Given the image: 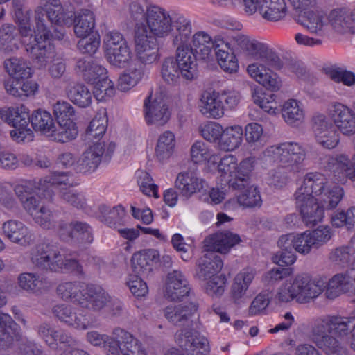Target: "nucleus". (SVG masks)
Instances as JSON below:
<instances>
[{
    "instance_id": "obj_1",
    "label": "nucleus",
    "mask_w": 355,
    "mask_h": 355,
    "mask_svg": "<svg viewBox=\"0 0 355 355\" xmlns=\"http://www.w3.org/2000/svg\"><path fill=\"white\" fill-rule=\"evenodd\" d=\"M351 335L349 345L355 352V317L326 314L313 318L309 338L326 355H348L338 338Z\"/></svg>"
},
{
    "instance_id": "obj_2",
    "label": "nucleus",
    "mask_w": 355,
    "mask_h": 355,
    "mask_svg": "<svg viewBox=\"0 0 355 355\" xmlns=\"http://www.w3.org/2000/svg\"><path fill=\"white\" fill-rule=\"evenodd\" d=\"M44 8H37V30L44 32L46 38L51 35V28L59 32L55 26H70L74 24V32L80 38L77 46L82 53L87 52L89 46V10L83 9L75 15L73 11H64L59 0H42Z\"/></svg>"
},
{
    "instance_id": "obj_3",
    "label": "nucleus",
    "mask_w": 355,
    "mask_h": 355,
    "mask_svg": "<svg viewBox=\"0 0 355 355\" xmlns=\"http://www.w3.org/2000/svg\"><path fill=\"white\" fill-rule=\"evenodd\" d=\"M263 155L266 162L281 165L269 171L267 180L271 185L282 187L288 182L291 173L296 174L302 170L306 150L299 143L284 142L267 148Z\"/></svg>"
},
{
    "instance_id": "obj_4",
    "label": "nucleus",
    "mask_w": 355,
    "mask_h": 355,
    "mask_svg": "<svg viewBox=\"0 0 355 355\" xmlns=\"http://www.w3.org/2000/svg\"><path fill=\"white\" fill-rule=\"evenodd\" d=\"M343 196L344 191L341 187H329L327 177L319 172L307 173L294 194L295 199L316 198L328 209L336 207Z\"/></svg>"
},
{
    "instance_id": "obj_5",
    "label": "nucleus",
    "mask_w": 355,
    "mask_h": 355,
    "mask_svg": "<svg viewBox=\"0 0 355 355\" xmlns=\"http://www.w3.org/2000/svg\"><path fill=\"white\" fill-rule=\"evenodd\" d=\"M65 176L66 173L55 172L53 177L49 180H30L16 186L15 192L24 209L33 216L39 206V201L34 194L40 198L51 200L53 196V185L64 183L63 178Z\"/></svg>"
},
{
    "instance_id": "obj_6",
    "label": "nucleus",
    "mask_w": 355,
    "mask_h": 355,
    "mask_svg": "<svg viewBox=\"0 0 355 355\" xmlns=\"http://www.w3.org/2000/svg\"><path fill=\"white\" fill-rule=\"evenodd\" d=\"M254 158L243 159L239 164L236 157L227 154L220 158L217 169L222 185L227 184L234 189H241L248 184L254 166Z\"/></svg>"
},
{
    "instance_id": "obj_7",
    "label": "nucleus",
    "mask_w": 355,
    "mask_h": 355,
    "mask_svg": "<svg viewBox=\"0 0 355 355\" xmlns=\"http://www.w3.org/2000/svg\"><path fill=\"white\" fill-rule=\"evenodd\" d=\"M174 33L178 36L184 35L188 37V47L200 60H209L211 57L212 50L216 51V37H211L205 31H197L193 34V27L191 20L180 15L174 21Z\"/></svg>"
},
{
    "instance_id": "obj_8",
    "label": "nucleus",
    "mask_w": 355,
    "mask_h": 355,
    "mask_svg": "<svg viewBox=\"0 0 355 355\" xmlns=\"http://www.w3.org/2000/svg\"><path fill=\"white\" fill-rule=\"evenodd\" d=\"M108 119L105 108L101 107L98 110L96 114L90 121V137L97 139L93 141L94 144L90 145V169L94 171L100 164L101 161H108L115 149L114 142L101 141V137L105 133L107 128Z\"/></svg>"
},
{
    "instance_id": "obj_9",
    "label": "nucleus",
    "mask_w": 355,
    "mask_h": 355,
    "mask_svg": "<svg viewBox=\"0 0 355 355\" xmlns=\"http://www.w3.org/2000/svg\"><path fill=\"white\" fill-rule=\"evenodd\" d=\"M103 49L105 58L114 67L124 68L132 60L130 47L123 35L119 31H110L105 35Z\"/></svg>"
},
{
    "instance_id": "obj_10",
    "label": "nucleus",
    "mask_w": 355,
    "mask_h": 355,
    "mask_svg": "<svg viewBox=\"0 0 355 355\" xmlns=\"http://www.w3.org/2000/svg\"><path fill=\"white\" fill-rule=\"evenodd\" d=\"M180 15H177L172 18L165 9L157 6H150L148 7L146 24L139 23L137 28L142 26L146 31L145 34L155 39L166 38L168 35L171 37L175 30L174 21Z\"/></svg>"
},
{
    "instance_id": "obj_11",
    "label": "nucleus",
    "mask_w": 355,
    "mask_h": 355,
    "mask_svg": "<svg viewBox=\"0 0 355 355\" xmlns=\"http://www.w3.org/2000/svg\"><path fill=\"white\" fill-rule=\"evenodd\" d=\"M35 37L32 42L26 45L25 49L33 64L38 69H41L52 62L56 55L54 45L50 42L54 37L53 28H51V35L49 38H46L44 35V32H40L37 30V10H35Z\"/></svg>"
},
{
    "instance_id": "obj_12",
    "label": "nucleus",
    "mask_w": 355,
    "mask_h": 355,
    "mask_svg": "<svg viewBox=\"0 0 355 355\" xmlns=\"http://www.w3.org/2000/svg\"><path fill=\"white\" fill-rule=\"evenodd\" d=\"M0 118L15 130L10 131V136L18 142L28 140L33 137L30 128L31 114L29 110L21 105L17 107H8L0 110Z\"/></svg>"
},
{
    "instance_id": "obj_13",
    "label": "nucleus",
    "mask_w": 355,
    "mask_h": 355,
    "mask_svg": "<svg viewBox=\"0 0 355 355\" xmlns=\"http://www.w3.org/2000/svg\"><path fill=\"white\" fill-rule=\"evenodd\" d=\"M33 264L41 270L59 272L66 266L58 247L49 242H43L34 247L31 252Z\"/></svg>"
},
{
    "instance_id": "obj_14",
    "label": "nucleus",
    "mask_w": 355,
    "mask_h": 355,
    "mask_svg": "<svg viewBox=\"0 0 355 355\" xmlns=\"http://www.w3.org/2000/svg\"><path fill=\"white\" fill-rule=\"evenodd\" d=\"M171 43L175 48L174 59L182 71V78L187 80H193L196 75L198 58L189 49L188 37L184 35L178 37L173 32Z\"/></svg>"
},
{
    "instance_id": "obj_15",
    "label": "nucleus",
    "mask_w": 355,
    "mask_h": 355,
    "mask_svg": "<svg viewBox=\"0 0 355 355\" xmlns=\"http://www.w3.org/2000/svg\"><path fill=\"white\" fill-rule=\"evenodd\" d=\"M145 29L138 27L134 34V51L140 64L150 65L159 60L158 44L155 38L145 34Z\"/></svg>"
},
{
    "instance_id": "obj_16",
    "label": "nucleus",
    "mask_w": 355,
    "mask_h": 355,
    "mask_svg": "<svg viewBox=\"0 0 355 355\" xmlns=\"http://www.w3.org/2000/svg\"><path fill=\"white\" fill-rule=\"evenodd\" d=\"M235 44L255 59L264 60L269 66L279 64V57L268 46L247 35L238 33L232 37Z\"/></svg>"
},
{
    "instance_id": "obj_17",
    "label": "nucleus",
    "mask_w": 355,
    "mask_h": 355,
    "mask_svg": "<svg viewBox=\"0 0 355 355\" xmlns=\"http://www.w3.org/2000/svg\"><path fill=\"white\" fill-rule=\"evenodd\" d=\"M327 114L340 134L355 135V112L352 108L340 102H334L329 105Z\"/></svg>"
},
{
    "instance_id": "obj_18",
    "label": "nucleus",
    "mask_w": 355,
    "mask_h": 355,
    "mask_svg": "<svg viewBox=\"0 0 355 355\" xmlns=\"http://www.w3.org/2000/svg\"><path fill=\"white\" fill-rule=\"evenodd\" d=\"M313 132L318 145L328 150L337 147L340 135L324 114H318L313 117Z\"/></svg>"
},
{
    "instance_id": "obj_19",
    "label": "nucleus",
    "mask_w": 355,
    "mask_h": 355,
    "mask_svg": "<svg viewBox=\"0 0 355 355\" xmlns=\"http://www.w3.org/2000/svg\"><path fill=\"white\" fill-rule=\"evenodd\" d=\"M294 284L297 302L306 304L317 298L324 290L325 285L322 280L313 278L311 275L302 273L294 278Z\"/></svg>"
},
{
    "instance_id": "obj_20",
    "label": "nucleus",
    "mask_w": 355,
    "mask_h": 355,
    "mask_svg": "<svg viewBox=\"0 0 355 355\" xmlns=\"http://www.w3.org/2000/svg\"><path fill=\"white\" fill-rule=\"evenodd\" d=\"M144 115L147 125L163 126L170 119L171 112L162 97L150 94L144 100Z\"/></svg>"
},
{
    "instance_id": "obj_21",
    "label": "nucleus",
    "mask_w": 355,
    "mask_h": 355,
    "mask_svg": "<svg viewBox=\"0 0 355 355\" xmlns=\"http://www.w3.org/2000/svg\"><path fill=\"white\" fill-rule=\"evenodd\" d=\"M342 293L355 294V260L348 270L334 275L329 280L327 297L333 299Z\"/></svg>"
},
{
    "instance_id": "obj_22",
    "label": "nucleus",
    "mask_w": 355,
    "mask_h": 355,
    "mask_svg": "<svg viewBox=\"0 0 355 355\" xmlns=\"http://www.w3.org/2000/svg\"><path fill=\"white\" fill-rule=\"evenodd\" d=\"M241 241V236L238 234L230 230H222L207 236L203 241V247L207 252L227 254Z\"/></svg>"
},
{
    "instance_id": "obj_23",
    "label": "nucleus",
    "mask_w": 355,
    "mask_h": 355,
    "mask_svg": "<svg viewBox=\"0 0 355 355\" xmlns=\"http://www.w3.org/2000/svg\"><path fill=\"white\" fill-rule=\"evenodd\" d=\"M296 21L311 34L318 37H324L328 34L329 26L327 18L315 8L299 13L296 17Z\"/></svg>"
},
{
    "instance_id": "obj_24",
    "label": "nucleus",
    "mask_w": 355,
    "mask_h": 355,
    "mask_svg": "<svg viewBox=\"0 0 355 355\" xmlns=\"http://www.w3.org/2000/svg\"><path fill=\"white\" fill-rule=\"evenodd\" d=\"M56 292L64 300L72 302L87 309L89 306V284L83 282H64L60 284Z\"/></svg>"
},
{
    "instance_id": "obj_25",
    "label": "nucleus",
    "mask_w": 355,
    "mask_h": 355,
    "mask_svg": "<svg viewBox=\"0 0 355 355\" xmlns=\"http://www.w3.org/2000/svg\"><path fill=\"white\" fill-rule=\"evenodd\" d=\"M279 247L284 250H295L302 255L309 254L315 249L309 230L300 233H290L282 235L278 241Z\"/></svg>"
},
{
    "instance_id": "obj_26",
    "label": "nucleus",
    "mask_w": 355,
    "mask_h": 355,
    "mask_svg": "<svg viewBox=\"0 0 355 355\" xmlns=\"http://www.w3.org/2000/svg\"><path fill=\"white\" fill-rule=\"evenodd\" d=\"M198 308V304L194 302L170 304L164 308V315L175 325L189 327L193 318L197 315Z\"/></svg>"
},
{
    "instance_id": "obj_27",
    "label": "nucleus",
    "mask_w": 355,
    "mask_h": 355,
    "mask_svg": "<svg viewBox=\"0 0 355 355\" xmlns=\"http://www.w3.org/2000/svg\"><path fill=\"white\" fill-rule=\"evenodd\" d=\"M295 200L302 221L307 227H313L322 221L324 217V207L327 208L324 203L314 198Z\"/></svg>"
},
{
    "instance_id": "obj_28",
    "label": "nucleus",
    "mask_w": 355,
    "mask_h": 355,
    "mask_svg": "<svg viewBox=\"0 0 355 355\" xmlns=\"http://www.w3.org/2000/svg\"><path fill=\"white\" fill-rule=\"evenodd\" d=\"M354 166V161L344 153L328 156L323 164L324 169L340 182L349 180Z\"/></svg>"
},
{
    "instance_id": "obj_29",
    "label": "nucleus",
    "mask_w": 355,
    "mask_h": 355,
    "mask_svg": "<svg viewBox=\"0 0 355 355\" xmlns=\"http://www.w3.org/2000/svg\"><path fill=\"white\" fill-rule=\"evenodd\" d=\"M189 292L188 282L181 271L175 270L167 275L164 286V295L167 299L171 301L180 300L187 296Z\"/></svg>"
},
{
    "instance_id": "obj_30",
    "label": "nucleus",
    "mask_w": 355,
    "mask_h": 355,
    "mask_svg": "<svg viewBox=\"0 0 355 355\" xmlns=\"http://www.w3.org/2000/svg\"><path fill=\"white\" fill-rule=\"evenodd\" d=\"M328 24L338 33L352 31L355 24V8H337L330 11L327 16Z\"/></svg>"
},
{
    "instance_id": "obj_31",
    "label": "nucleus",
    "mask_w": 355,
    "mask_h": 355,
    "mask_svg": "<svg viewBox=\"0 0 355 355\" xmlns=\"http://www.w3.org/2000/svg\"><path fill=\"white\" fill-rule=\"evenodd\" d=\"M2 229L5 236L12 243L26 246L34 241V235L21 221L9 220L3 224Z\"/></svg>"
},
{
    "instance_id": "obj_32",
    "label": "nucleus",
    "mask_w": 355,
    "mask_h": 355,
    "mask_svg": "<svg viewBox=\"0 0 355 355\" xmlns=\"http://www.w3.org/2000/svg\"><path fill=\"white\" fill-rule=\"evenodd\" d=\"M175 186L182 196L187 198L207 187L205 180L192 171L180 173L176 178Z\"/></svg>"
},
{
    "instance_id": "obj_33",
    "label": "nucleus",
    "mask_w": 355,
    "mask_h": 355,
    "mask_svg": "<svg viewBox=\"0 0 355 355\" xmlns=\"http://www.w3.org/2000/svg\"><path fill=\"white\" fill-rule=\"evenodd\" d=\"M20 339L21 331L19 326L9 315L0 312V348L10 347Z\"/></svg>"
},
{
    "instance_id": "obj_34",
    "label": "nucleus",
    "mask_w": 355,
    "mask_h": 355,
    "mask_svg": "<svg viewBox=\"0 0 355 355\" xmlns=\"http://www.w3.org/2000/svg\"><path fill=\"white\" fill-rule=\"evenodd\" d=\"M200 112L207 118L218 119L224 115V105L220 103L218 92L214 91L205 92L199 101Z\"/></svg>"
},
{
    "instance_id": "obj_35",
    "label": "nucleus",
    "mask_w": 355,
    "mask_h": 355,
    "mask_svg": "<svg viewBox=\"0 0 355 355\" xmlns=\"http://www.w3.org/2000/svg\"><path fill=\"white\" fill-rule=\"evenodd\" d=\"M230 51V44L222 38L216 39L215 55L220 68L227 73H233L239 69L238 60Z\"/></svg>"
},
{
    "instance_id": "obj_36",
    "label": "nucleus",
    "mask_w": 355,
    "mask_h": 355,
    "mask_svg": "<svg viewBox=\"0 0 355 355\" xmlns=\"http://www.w3.org/2000/svg\"><path fill=\"white\" fill-rule=\"evenodd\" d=\"M256 276V270L245 268L239 272L233 279L231 286V297L239 303L247 294V291Z\"/></svg>"
},
{
    "instance_id": "obj_37",
    "label": "nucleus",
    "mask_w": 355,
    "mask_h": 355,
    "mask_svg": "<svg viewBox=\"0 0 355 355\" xmlns=\"http://www.w3.org/2000/svg\"><path fill=\"white\" fill-rule=\"evenodd\" d=\"M247 71L252 78L268 89L276 91L279 89L280 82L277 74L263 64H251L248 65Z\"/></svg>"
},
{
    "instance_id": "obj_38",
    "label": "nucleus",
    "mask_w": 355,
    "mask_h": 355,
    "mask_svg": "<svg viewBox=\"0 0 355 355\" xmlns=\"http://www.w3.org/2000/svg\"><path fill=\"white\" fill-rule=\"evenodd\" d=\"M223 266L221 258L218 255L205 254L197 263L196 275L201 280H208L213 275L218 274Z\"/></svg>"
},
{
    "instance_id": "obj_39",
    "label": "nucleus",
    "mask_w": 355,
    "mask_h": 355,
    "mask_svg": "<svg viewBox=\"0 0 355 355\" xmlns=\"http://www.w3.org/2000/svg\"><path fill=\"white\" fill-rule=\"evenodd\" d=\"M159 259V252L155 249L135 252L132 257V266L135 272L144 275L151 271L154 262Z\"/></svg>"
},
{
    "instance_id": "obj_40",
    "label": "nucleus",
    "mask_w": 355,
    "mask_h": 355,
    "mask_svg": "<svg viewBox=\"0 0 355 355\" xmlns=\"http://www.w3.org/2000/svg\"><path fill=\"white\" fill-rule=\"evenodd\" d=\"M125 211L121 205L110 208L105 205L99 206L95 216L102 223L114 230L123 225Z\"/></svg>"
},
{
    "instance_id": "obj_41",
    "label": "nucleus",
    "mask_w": 355,
    "mask_h": 355,
    "mask_svg": "<svg viewBox=\"0 0 355 355\" xmlns=\"http://www.w3.org/2000/svg\"><path fill=\"white\" fill-rule=\"evenodd\" d=\"M30 125L41 135L51 136L55 131V124L50 112L37 109L31 114Z\"/></svg>"
},
{
    "instance_id": "obj_42",
    "label": "nucleus",
    "mask_w": 355,
    "mask_h": 355,
    "mask_svg": "<svg viewBox=\"0 0 355 355\" xmlns=\"http://www.w3.org/2000/svg\"><path fill=\"white\" fill-rule=\"evenodd\" d=\"M243 129L239 125H233L224 128V132L218 142L219 149L223 151H234L239 148L243 142Z\"/></svg>"
},
{
    "instance_id": "obj_43",
    "label": "nucleus",
    "mask_w": 355,
    "mask_h": 355,
    "mask_svg": "<svg viewBox=\"0 0 355 355\" xmlns=\"http://www.w3.org/2000/svg\"><path fill=\"white\" fill-rule=\"evenodd\" d=\"M287 12L285 0H261L260 15L270 21H277L283 19Z\"/></svg>"
},
{
    "instance_id": "obj_44",
    "label": "nucleus",
    "mask_w": 355,
    "mask_h": 355,
    "mask_svg": "<svg viewBox=\"0 0 355 355\" xmlns=\"http://www.w3.org/2000/svg\"><path fill=\"white\" fill-rule=\"evenodd\" d=\"M176 146L175 134L169 130L162 132L157 138L155 156L162 162L168 160L174 153Z\"/></svg>"
},
{
    "instance_id": "obj_45",
    "label": "nucleus",
    "mask_w": 355,
    "mask_h": 355,
    "mask_svg": "<svg viewBox=\"0 0 355 355\" xmlns=\"http://www.w3.org/2000/svg\"><path fill=\"white\" fill-rule=\"evenodd\" d=\"M190 156L191 161L197 164H209L214 165L218 157L209 146L202 141H196L191 146Z\"/></svg>"
},
{
    "instance_id": "obj_46",
    "label": "nucleus",
    "mask_w": 355,
    "mask_h": 355,
    "mask_svg": "<svg viewBox=\"0 0 355 355\" xmlns=\"http://www.w3.org/2000/svg\"><path fill=\"white\" fill-rule=\"evenodd\" d=\"M282 116L285 122L290 125H298L305 118V112L301 102L295 99H288L284 102Z\"/></svg>"
},
{
    "instance_id": "obj_47",
    "label": "nucleus",
    "mask_w": 355,
    "mask_h": 355,
    "mask_svg": "<svg viewBox=\"0 0 355 355\" xmlns=\"http://www.w3.org/2000/svg\"><path fill=\"white\" fill-rule=\"evenodd\" d=\"M5 88L10 95L20 98L33 95L37 89L35 83L22 78L8 80Z\"/></svg>"
},
{
    "instance_id": "obj_48",
    "label": "nucleus",
    "mask_w": 355,
    "mask_h": 355,
    "mask_svg": "<svg viewBox=\"0 0 355 355\" xmlns=\"http://www.w3.org/2000/svg\"><path fill=\"white\" fill-rule=\"evenodd\" d=\"M118 336L122 340L123 355H148L142 343L127 331H118Z\"/></svg>"
},
{
    "instance_id": "obj_49",
    "label": "nucleus",
    "mask_w": 355,
    "mask_h": 355,
    "mask_svg": "<svg viewBox=\"0 0 355 355\" xmlns=\"http://www.w3.org/2000/svg\"><path fill=\"white\" fill-rule=\"evenodd\" d=\"M161 76L164 81L170 85H175L180 82L182 71L173 57L164 60L161 66Z\"/></svg>"
},
{
    "instance_id": "obj_50",
    "label": "nucleus",
    "mask_w": 355,
    "mask_h": 355,
    "mask_svg": "<svg viewBox=\"0 0 355 355\" xmlns=\"http://www.w3.org/2000/svg\"><path fill=\"white\" fill-rule=\"evenodd\" d=\"M5 68L11 76L10 80L28 79L31 76V69L26 62L18 58H11L4 62Z\"/></svg>"
},
{
    "instance_id": "obj_51",
    "label": "nucleus",
    "mask_w": 355,
    "mask_h": 355,
    "mask_svg": "<svg viewBox=\"0 0 355 355\" xmlns=\"http://www.w3.org/2000/svg\"><path fill=\"white\" fill-rule=\"evenodd\" d=\"M238 204L243 208H259L262 205V198L257 187L251 185L244 189L236 197Z\"/></svg>"
},
{
    "instance_id": "obj_52",
    "label": "nucleus",
    "mask_w": 355,
    "mask_h": 355,
    "mask_svg": "<svg viewBox=\"0 0 355 355\" xmlns=\"http://www.w3.org/2000/svg\"><path fill=\"white\" fill-rule=\"evenodd\" d=\"M355 249L351 245L340 246L333 250L329 258L330 261L340 267L349 266L355 261Z\"/></svg>"
},
{
    "instance_id": "obj_53",
    "label": "nucleus",
    "mask_w": 355,
    "mask_h": 355,
    "mask_svg": "<svg viewBox=\"0 0 355 355\" xmlns=\"http://www.w3.org/2000/svg\"><path fill=\"white\" fill-rule=\"evenodd\" d=\"M58 217V211H53L44 206H42L33 216L35 223L46 230L55 227Z\"/></svg>"
},
{
    "instance_id": "obj_54",
    "label": "nucleus",
    "mask_w": 355,
    "mask_h": 355,
    "mask_svg": "<svg viewBox=\"0 0 355 355\" xmlns=\"http://www.w3.org/2000/svg\"><path fill=\"white\" fill-rule=\"evenodd\" d=\"M331 224L336 227H346L348 230L355 227V206H351L345 211L342 210L333 214Z\"/></svg>"
},
{
    "instance_id": "obj_55",
    "label": "nucleus",
    "mask_w": 355,
    "mask_h": 355,
    "mask_svg": "<svg viewBox=\"0 0 355 355\" xmlns=\"http://www.w3.org/2000/svg\"><path fill=\"white\" fill-rule=\"evenodd\" d=\"M53 112L58 124H70L75 111L72 105L66 101H58L53 106Z\"/></svg>"
},
{
    "instance_id": "obj_56",
    "label": "nucleus",
    "mask_w": 355,
    "mask_h": 355,
    "mask_svg": "<svg viewBox=\"0 0 355 355\" xmlns=\"http://www.w3.org/2000/svg\"><path fill=\"white\" fill-rule=\"evenodd\" d=\"M252 98L256 105L259 106L264 112L270 114H275L278 110V103L276 96L271 94L255 91Z\"/></svg>"
},
{
    "instance_id": "obj_57",
    "label": "nucleus",
    "mask_w": 355,
    "mask_h": 355,
    "mask_svg": "<svg viewBox=\"0 0 355 355\" xmlns=\"http://www.w3.org/2000/svg\"><path fill=\"white\" fill-rule=\"evenodd\" d=\"M200 135L207 141L218 145L223 132V127L215 121H207L200 126Z\"/></svg>"
},
{
    "instance_id": "obj_58",
    "label": "nucleus",
    "mask_w": 355,
    "mask_h": 355,
    "mask_svg": "<svg viewBox=\"0 0 355 355\" xmlns=\"http://www.w3.org/2000/svg\"><path fill=\"white\" fill-rule=\"evenodd\" d=\"M243 135L246 143L250 147L262 145V141L264 137L263 128L258 123H249L245 126Z\"/></svg>"
},
{
    "instance_id": "obj_59",
    "label": "nucleus",
    "mask_w": 355,
    "mask_h": 355,
    "mask_svg": "<svg viewBox=\"0 0 355 355\" xmlns=\"http://www.w3.org/2000/svg\"><path fill=\"white\" fill-rule=\"evenodd\" d=\"M92 94L98 101H105L116 94L114 82L110 78L92 85Z\"/></svg>"
},
{
    "instance_id": "obj_60",
    "label": "nucleus",
    "mask_w": 355,
    "mask_h": 355,
    "mask_svg": "<svg viewBox=\"0 0 355 355\" xmlns=\"http://www.w3.org/2000/svg\"><path fill=\"white\" fill-rule=\"evenodd\" d=\"M274 299L279 303H288L293 300L297 302L293 278L285 281L277 288Z\"/></svg>"
},
{
    "instance_id": "obj_61",
    "label": "nucleus",
    "mask_w": 355,
    "mask_h": 355,
    "mask_svg": "<svg viewBox=\"0 0 355 355\" xmlns=\"http://www.w3.org/2000/svg\"><path fill=\"white\" fill-rule=\"evenodd\" d=\"M327 74L335 83H342L347 87L355 85V73L344 68H330L327 69Z\"/></svg>"
},
{
    "instance_id": "obj_62",
    "label": "nucleus",
    "mask_w": 355,
    "mask_h": 355,
    "mask_svg": "<svg viewBox=\"0 0 355 355\" xmlns=\"http://www.w3.org/2000/svg\"><path fill=\"white\" fill-rule=\"evenodd\" d=\"M137 184L141 191L148 196L159 198L158 187L153 183V178L150 174L144 171H138L136 173Z\"/></svg>"
},
{
    "instance_id": "obj_63",
    "label": "nucleus",
    "mask_w": 355,
    "mask_h": 355,
    "mask_svg": "<svg viewBox=\"0 0 355 355\" xmlns=\"http://www.w3.org/2000/svg\"><path fill=\"white\" fill-rule=\"evenodd\" d=\"M203 282H205L203 286L208 295L220 296L224 293L227 279L225 275L218 273Z\"/></svg>"
},
{
    "instance_id": "obj_64",
    "label": "nucleus",
    "mask_w": 355,
    "mask_h": 355,
    "mask_svg": "<svg viewBox=\"0 0 355 355\" xmlns=\"http://www.w3.org/2000/svg\"><path fill=\"white\" fill-rule=\"evenodd\" d=\"M110 297L105 290L96 285L90 286V309L99 311L107 306Z\"/></svg>"
}]
</instances>
